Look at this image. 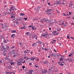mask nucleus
I'll return each mask as SVG.
<instances>
[{"label": "nucleus", "mask_w": 74, "mask_h": 74, "mask_svg": "<svg viewBox=\"0 0 74 74\" xmlns=\"http://www.w3.org/2000/svg\"><path fill=\"white\" fill-rule=\"evenodd\" d=\"M15 32H16V31L15 30H13L12 31V33H15Z\"/></svg>", "instance_id": "37"}, {"label": "nucleus", "mask_w": 74, "mask_h": 74, "mask_svg": "<svg viewBox=\"0 0 74 74\" xmlns=\"http://www.w3.org/2000/svg\"><path fill=\"white\" fill-rule=\"evenodd\" d=\"M62 15L63 16H69V14H65L64 13H63L62 14Z\"/></svg>", "instance_id": "14"}, {"label": "nucleus", "mask_w": 74, "mask_h": 74, "mask_svg": "<svg viewBox=\"0 0 74 74\" xmlns=\"http://www.w3.org/2000/svg\"><path fill=\"white\" fill-rule=\"evenodd\" d=\"M66 0H62V1L63 2H66Z\"/></svg>", "instance_id": "51"}, {"label": "nucleus", "mask_w": 74, "mask_h": 74, "mask_svg": "<svg viewBox=\"0 0 74 74\" xmlns=\"http://www.w3.org/2000/svg\"><path fill=\"white\" fill-rule=\"evenodd\" d=\"M51 11H52L51 9L47 10V14H48V15H50V14H51Z\"/></svg>", "instance_id": "1"}, {"label": "nucleus", "mask_w": 74, "mask_h": 74, "mask_svg": "<svg viewBox=\"0 0 74 74\" xmlns=\"http://www.w3.org/2000/svg\"><path fill=\"white\" fill-rule=\"evenodd\" d=\"M62 60H63V59L62 58H61L60 59V62Z\"/></svg>", "instance_id": "28"}, {"label": "nucleus", "mask_w": 74, "mask_h": 74, "mask_svg": "<svg viewBox=\"0 0 74 74\" xmlns=\"http://www.w3.org/2000/svg\"><path fill=\"white\" fill-rule=\"evenodd\" d=\"M2 51H5V49L3 48L2 50Z\"/></svg>", "instance_id": "45"}, {"label": "nucleus", "mask_w": 74, "mask_h": 74, "mask_svg": "<svg viewBox=\"0 0 74 74\" xmlns=\"http://www.w3.org/2000/svg\"><path fill=\"white\" fill-rule=\"evenodd\" d=\"M37 42H36V43H34L32 45V47H36L37 45Z\"/></svg>", "instance_id": "9"}, {"label": "nucleus", "mask_w": 74, "mask_h": 74, "mask_svg": "<svg viewBox=\"0 0 74 74\" xmlns=\"http://www.w3.org/2000/svg\"><path fill=\"white\" fill-rule=\"evenodd\" d=\"M12 14H13L12 15V16H14V15L15 16V14H13V13H12Z\"/></svg>", "instance_id": "42"}, {"label": "nucleus", "mask_w": 74, "mask_h": 74, "mask_svg": "<svg viewBox=\"0 0 74 74\" xmlns=\"http://www.w3.org/2000/svg\"><path fill=\"white\" fill-rule=\"evenodd\" d=\"M33 70L29 71V74H32V73H33Z\"/></svg>", "instance_id": "17"}, {"label": "nucleus", "mask_w": 74, "mask_h": 74, "mask_svg": "<svg viewBox=\"0 0 74 74\" xmlns=\"http://www.w3.org/2000/svg\"><path fill=\"white\" fill-rule=\"evenodd\" d=\"M12 52H13V53H12V54H13L14 55H13V56L14 58H15L16 56H17V53H15V50H14L12 51Z\"/></svg>", "instance_id": "3"}, {"label": "nucleus", "mask_w": 74, "mask_h": 74, "mask_svg": "<svg viewBox=\"0 0 74 74\" xmlns=\"http://www.w3.org/2000/svg\"><path fill=\"white\" fill-rule=\"evenodd\" d=\"M48 63V61H44V64H46V63Z\"/></svg>", "instance_id": "21"}, {"label": "nucleus", "mask_w": 74, "mask_h": 74, "mask_svg": "<svg viewBox=\"0 0 74 74\" xmlns=\"http://www.w3.org/2000/svg\"><path fill=\"white\" fill-rule=\"evenodd\" d=\"M1 25L2 27H4V25H3V24H2Z\"/></svg>", "instance_id": "47"}, {"label": "nucleus", "mask_w": 74, "mask_h": 74, "mask_svg": "<svg viewBox=\"0 0 74 74\" xmlns=\"http://www.w3.org/2000/svg\"><path fill=\"white\" fill-rule=\"evenodd\" d=\"M29 65H30H30H32V63H29Z\"/></svg>", "instance_id": "56"}, {"label": "nucleus", "mask_w": 74, "mask_h": 74, "mask_svg": "<svg viewBox=\"0 0 74 74\" xmlns=\"http://www.w3.org/2000/svg\"><path fill=\"white\" fill-rule=\"evenodd\" d=\"M15 46H13L12 47H11V49H13V48H15Z\"/></svg>", "instance_id": "30"}, {"label": "nucleus", "mask_w": 74, "mask_h": 74, "mask_svg": "<svg viewBox=\"0 0 74 74\" xmlns=\"http://www.w3.org/2000/svg\"><path fill=\"white\" fill-rule=\"evenodd\" d=\"M22 68L23 69H25V66H23Z\"/></svg>", "instance_id": "40"}, {"label": "nucleus", "mask_w": 74, "mask_h": 74, "mask_svg": "<svg viewBox=\"0 0 74 74\" xmlns=\"http://www.w3.org/2000/svg\"><path fill=\"white\" fill-rule=\"evenodd\" d=\"M22 61H20L19 60L17 62V63H22Z\"/></svg>", "instance_id": "25"}, {"label": "nucleus", "mask_w": 74, "mask_h": 74, "mask_svg": "<svg viewBox=\"0 0 74 74\" xmlns=\"http://www.w3.org/2000/svg\"><path fill=\"white\" fill-rule=\"evenodd\" d=\"M51 44H54V42H51Z\"/></svg>", "instance_id": "59"}, {"label": "nucleus", "mask_w": 74, "mask_h": 74, "mask_svg": "<svg viewBox=\"0 0 74 74\" xmlns=\"http://www.w3.org/2000/svg\"><path fill=\"white\" fill-rule=\"evenodd\" d=\"M30 53L31 54H33V52L32 51L30 52Z\"/></svg>", "instance_id": "60"}, {"label": "nucleus", "mask_w": 74, "mask_h": 74, "mask_svg": "<svg viewBox=\"0 0 74 74\" xmlns=\"http://www.w3.org/2000/svg\"><path fill=\"white\" fill-rule=\"evenodd\" d=\"M71 38L72 40H74V37H71Z\"/></svg>", "instance_id": "49"}, {"label": "nucleus", "mask_w": 74, "mask_h": 74, "mask_svg": "<svg viewBox=\"0 0 74 74\" xmlns=\"http://www.w3.org/2000/svg\"><path fill=\"white\" fill-rule=\"evenodd\" d=\"M54 51L55 52H56V51L55 49H54Z\"/></svg>", "instance_id": "58"}, {"label": "nucleus", "mask_w": 74, "mask_h": 74, "mask_svg": "<svg viewBox=\"0 0 74 74\" xmlns=\"http://www.w3.org/2000/svg\"><path fill=\"white\" fill-rule=\"evenodd\" d=\"M48 19H43V22H47L48 21Z\"/></svg>", "instance_id": "19"}, {"label": "nucleus", "mask_w": 74, "mask_h": 74, "mask_svg": "<svg viewBox=\"0 0 74 74\" xmlns=\"http://www.w3.org/2000/svg\"><path fill=\"white\" fill-rule=\"evenodd\" d=\"M14 63H15V62H12V61H11L10 62V65H13V66H14Z\"/></svg>", "instance_id": "10"}, {"label": "nucleus", "mask_w": 74, "mask_h": 74, "mask_svg": "<svg viewBox=\"0 0 74 74\" xmlns=\"http://www.w3.org/2000/svg\"><path fill=\"white\" fill-rule=\"evenodd\" d=\"M45 50L46 51H48V48H45Z\"/></svg>", "instance_id": "33"}, {"label": "nucleus", "mask_w": 74, "mask_h": 74, "mask_svg": "<svg viewBox=\"0 0 74 74\" xmlns=\"http://www.w3.org/2000/svg\"><path fill=\"white\" fill-rule=\"evenodd\" d=\"M61 56V57H62V55L60 54L59 55H58V56Z\"/></svg>", "instance_id": "54"}, {"label": "nucleus", "mask_w": 74, "mask_h": 74, "mask_svg": "<svg viewBox=\"0 0 74 74\" xmlns=\"http://www.w3.org/2000/svg\"><path fill=\"white\" fill-rule=\"evenodd\" d=\"M56 29L57 30V31H60V30H61V29L59 27L56 28Z\"/></svg>", "instance_id": "13"}, {"label": "nucleus", "mask_w": 74, "mask_h": 74, "mask_svg": "<svg viewBox=\"0 0 74 74\" xmlns=\"http://www.w3.org/2000/svg\"><path fill=\"white\" fill-rule=\"evenodd\" d=\"M43 34H43L41 35V36H42V37H44V36H45V34Z\"/></svg>", "instance_id": "34"}, {"label": "nucleus", "mask_w": 74, "mask_h": 74, "mask_svg": "<svg viewBox=\"0 0 74 74\" xmlns=\"http://www.w3.org/2000/svg\"><path fill=\"white\" fill-rule=\"evenodd\" d=\"M20 16H23V15H25V14L23 13H20Z\"/></svg>", "instance_id": "27"}, {"label": "nucleus", "mask_w": 74, "mask_h": 74, "mask_svg": "<svg viewBox=\"0 0 74 74\" xmlns=\"http://www.w3.org/2000/svg\"><path fill=\"white\" fill-rule=\"evenodd\" d=\"M58 64H59V65H60V66H63L64 64V62L62 61V62H59L58 63Z\"/></svg>", "instance_id": "5"}, {"label": "nucleus", "mask_w": 74, "mask_h": 74, "mask_svg": "<svg viewBox=\"0 0 74 74\" xmlns=\"http://www.w3.org/2000/svg\"><path fill=\"white\" fill-rule=\"evenodd\" d=\"M36 59V58H32L31 59V60H32L33 61V60H34V59Z\"/></svg>", "instance_id": "26"}, {"label": "nucleus", "mask_w": 74, "mask_h": 74, "mask_svg": "<svg viewBox=\"0 0 74 74\" xmlns=\"http://www.w3.org/2000/svg\"><path fill=\"white\" fill-rule=\"evenodd\" d=\"M19 60L21 61H22V60H23L24 62H23V63H25V60H23V58H21Z\"/></svg>", "instance_id": "11"}, {"label": "nucleus", "mask_w": 74, "mask_h": 74, "mask_svg": "<svg viewBox=\"0 0 74 74\" xmlns=\"http://www.w3.org/2000/svg\"><path fill=\"white\" fill-rule=\"evenodd\" d=\"M67 50H65L64 51V53H66V52H67Z\"/></svg>", "instance_id": "61"}, {"label": "nucleus", "mask_w": 74, "mask_h": 74, "mask_svg": "<svg viewBox=\"0 0 74 74\" xmlns=\"http://www.w3.org/2000/svg\"><path fill=\"white\" fill-rule=\"evenodd\" d=\"M38 67V66L37 65H35V68H37V67Z\"/></svg>", "instance_id": "39"}, {"label": "nucleus", "mask_w": 74, "mask_h": 74, "mask_svg": "<svg viewBox=\"0 0 74 74\" xmlns=\"http://www.w3.org/2000/svg\"><path fill=\"white\" fill-rule=\"evenodd\" d=\"M3 20H0V22H3Z\"/></svg>", "instance_id": "53"}, {"label": "nucleus", "mask_w": 74, "mask_h": 74, "mask_svg": "<svg viewBox=\"0 0 74 74\" xmlns=\"http://www.w3.org/2000/svg\"><path fill=\"white\" fill-rule=\"evenodd\" d=\"M71 25H74V23H71Z\"/></svg>", "instance_id": "63"}, {"label": "nucleus", "mask_w": 74, "mask_h": 74, "mask_svg": "<svg viewBox=\"0 0 74 74\" xmlns=\"http://www.w3.org/2000/svg\"><path fill=\"white\" fill-rule=\"evenodd\" d=\"M15 34H12L11 36V37L12 38H14V37H15Z\"/></svg>", "instance_id": "20"}, {"label": "nucleus", "mask_w": 74, "mask_h": 74, "mask_svg": "<svg viewBox=\"0 0 74 74\" xmlns=\"http://www.w3.org/2000/svg\"><path fill=\"white\" fill-rule=\"evenodd\" d=\"M69 59H66L65 60H69Z\"/></svg>", "instance_id": "62"}, {"label": "nucleus", "mask_w": 74, "mask_h": 74, "mask_svg": "<svg viewBox=\"0 0 74 74\" xmlns=\"http://www.w3.org/2000/svg\"><path fill=\"white\" fill-rule=\"evenodd\" d=\"M28 36H32V34H31L29 33V32L28 33Z\"/></svg>", "instance_id": "31"}, {"label": "nucleus", "mask_w": 74, "mask_h": 74, "mask_svg": "<svg viewBox=\"0 0 74 74\" xmlns=\"http://www.w3.org/2000/svg\"><path fill=\"white\" fill-rule=\"evenodd\" d=\"M22 63H19V62H17V64L18 66H19V65H21Z\"/></svg>", "instance_id": "24"}, {"label": "nucleus", "mask_w": 74, "mask_h": 74, "mask_svg": "<svg viewBox=\"0 0 74 74\" xmlns=\"http://www.w3.org/2000/svg\"><path fill=\"white\" fill-rule=\"evenodd\" d=\"M14 23H17V24L18 23L17 21H15Z\"/></svg>", "instance_id": "38"}, {"label": "nucleus", "mask_w": 74, "mask_h": 74, "mask_svg": "<svg viewBox=\"0 0 74 74\" xmlns=\"http://www.w3.org/2000/svg\"><path fill=\"white\" fill-rule=\"evenodd\" d=\"M26 35H28V32H27L25 33Z\"/></svg>", "instance_id": "43"}, {"label": "nucleus", "mask_w": 74, "mask_h": 74, "mask_svg": "<svg viewBox=\"0 0 74 74\" xmlns=\"http://www.w3.org/2000/svg\"><path fill=\"white\" fill-rule=\"evenodd\" d=\"M73 55V54L71 53V54L69 55L68 56L69 57H71V55Z\"/></svg>", "instance_id": "32"}, {"label": "nucleus", "mask_w": 74, "mask_h": 74, "mask_svg": "<svg viewBox=\"0 0 74 74\" xmlns=\"http://www.w3.org/2000/svg\"><path fill=\"white\" fill-rule=\"evenodd\" d=\"M50 56H53V57L54 56L55 57H56V56H58V54H53V53H52L51 55Z\"/></svg>", "instance_id": "7"}, {"label": "nucleus", "mask_w": 74, "mask_h": 74, "mask_svg": "<svg viewBox=\"0 0 74 74\" xmlns=\"http://www.w3.org/2000/svg\"><path fill=\"white\" fill-rule=\"evenodd\" d=\"M24 20L25 21H26V20H27V18H24Z\"/></svg>", "instance_id": "46"}, {"label": "nucleus", "mask_w": 74, "mask_h": 74, "mask_svg": "<svg viewBox=\"0 0 74 74\" xmlns=\"http://www.w3.org/2000/svg\"><path fill=\"white\" fill-rule=\"evenodd\" d=\"M52 34L54 35H58L59 34V33H58V32L56 31H53L52 32Z\"/></svg>", "instance_id": "4"}, {"label": "nucleus", "mask_w": 74, "mask_h": 74, "mask_svg": "<svg viewBox=\"0 0 74 74\" xmlns=\"http://www.w3.org/2000/svg\"><path fill=\"white\" fill-rule=\"evenodd\" d=\"M37 62H39V59L37 58Z\"/></svg>", "instance_id": "50"}, {"label": "nucleus", "mask_w": 74, "mask_h": 74, "mask_svg": "<svg viewBox=\"0 0 74 74\" xmlns=\"http://www.w3.org/2000/svg\"><path fill=\"white\" fill-rule=\"evenodd\" d=\"M8 69H10V70H11V68H12V66H11V65H9L8 66Z\"/></svg>", "instance_id": "18"}, {"label": "nucleus", "mask_w": 74, "mask_h": 74, "mask_svg": "<svg viewBox=\"0 0 74 74\" xmlns=\"http://www.w3.org/2000/svg\"><path fill=\"white\" fill-rule=\"evenodd\" d=\"M32 30H35V28H34V27H33H33H32Z\"/></svg>", "instance_id": "36"}, {"label": "nucleus", "mask_w": 74, "mask_h": 74, "mask_svg": "<svg viewBox=\"0 0 74 74\" xmlns=\"http://www.w3.org/2000/svg\"><path fill=\"white\" fill-rule=\"evenodd\" d=\"M49 30H52V29H51V27H49Z\"/></svg>", "instance_id": "52"}, {"label": "nucleus", "mask_w": 74, "mask_h": 74, "mask_svg": "<svg viewBox=\"0 0 74 74\" xmlns=\"http://www.w3.org/2000/svg\"><path fill=\"white\" fill-rule=\"evenodd\" d=\"M56 4L58 5H59L60 4H61V2H60V1H58L57 2Z\"/></svg>", "instance_id": "23"}, {"label": "nucleus", "mask_w": 74, "mask_h": 74, "mask_svg": "<svg viewBox=\"0 0 74 74\" xmlns=\"http://www.w3.org/2000/svg\"><path fill=\"white\" fill-rule=\"evenodd\" d=\"M53 41H54L55 42L56 41V40H54V39H53Z\"/></svg>", "instance_id": "64"}, {"label": "nucleus", "mask_w": 74, "mask_h": 74, "mask_svg": "<svg viewBox=\"0 0 74 74\" xmlns=\"http://www.w3.org/2000/svg\"><path fill=\"white\" fill-rule=\"evenodd\" d=\"M45 73H47V71L46 69H45L42 72V74H45Z\"/></svg>", "instance_id": "12"}, {"label": "nucleus", "mask_w": 74, "mask_h": 74, "mask_svg": "<svg viewBox=\"0 0 74 74\" xmlns=\"http://www.w3.org/2000/svg\"><path fill=\"white\" fill-rule=\"evenodd\" d=\"M27 51H28V50H26L25 51H24L25 53H27Z\"/></svg>", "instance_id": "29"}, {"label": "nucleus", "mask_w": 74, "mask_h": 74, "mask_svg": "<svg viewBox=\"0 0 74 74\" xmlns=\"http://www.w3.org/2000/svg\"><path fill=\"white\" fill-rule=\"evenodd\" d=\"M33 26H32V25H30V26H29L28 27H32Z\"/></svg>", "instance_id": "41"}, {"label": "nucleus", "mask_w": 74, "mask_h": 74, "mask_svg": "<svg viewBox=\"0 0 74 74\" xmlns=\"http://www.w3.org/2000/svg\"><path fill=\"white\" fill-rule=\"evenodd\" d=\"M11 18H13V19H14V20L15 19V16H11Z\"/></svg>", "instance_id": "22"}, {"label": "nucleus", "mask_w": 74, "mask_h": 74, "mask_svg": "<svg viewBox=\"0 0 74 74\" xmlns=\"http://www.w3.org/2000/svg\"><path fill=\"white\" fill-rule=\"evenodd\" d=\"M4 60H1L0 61V64H1V63H4Z\"/></svg>", "instance_id": "16"}, {"label": "nucleus", "mask_w": 74, "mask_h": 74, "mask_svg": "<svg viewBox=\"0 0 74 74\" xmlns=\"http://www.w3.org/2000/svg\"><path fill=\"white\" fill-rule=\"evenodd\" d=\"M37 42V43H38L39 44H41L42 43V42H41V41L38 40L37 41V42Z\"/></svg>", "instance_id": "15"}, {"label": "nucleus", "mask_w": 74, "mask_h": 74, "mask_svg": "<svg viewBox=\"0 0 74 74\" xmlns=\"http://www.w3.org/2000/svg\"><path fill=\"white\" fill-rule=\"evenodd\" d=\"M59 25H64V27L66 26V24H65L64 22H62Z\"/></svg>", "instance_id": "6"}, {"label": "nucleus", "mask_w": 74, "mask_h": 74, "mask_svg": "<svg viewBox=\"0 0 74 74\" xmlns=\"http://www.w3.org/2000/svg\"><path fill=\"white\" fill-rule=\"evenodd\" d=\"M61 4H62L63 5H64V4H65V3L63 2Z\"/></svg>", "instance_id": "48"}, {"label": "nucleus", "mask_w": 74, "mask_h": 74, "mask_svg": "<svg viewBox=\"0 0 74 74\" xmlns=\"http://www.w3.org/2000/svg\"><path fill=\"white\" fill-rule=\"evenodd\" d=\"M69 15H70L71 14V12H69Z\"/></svg>", "instance_id": "44"}, {"label": "nucleus", "mask_w": 74, "mask_h": 74, "mask_svg": "<svg viewBox=\"0 0 74 74\" xmlns=\"http://www.w3.org/2000/svg\"><path fill=\"white\" fill-rule=\"evenodd\" d=\"M10 9L12 10V11H14L15 10V11H16L17 10V8H15V7L14 6H12L10 8Z\"/></svg>", "instance_id": "2"}, {"label": "nucleus", "mask_w": 74, "mask_h": 74, "mask_svg": "<svg viewBox=\"0 0 74 74\" xmlns=\"http://www.w3.org/2000/svg\"><path fill=\"white\" fill-rule=\"evenodd\" d=\"M4 42H5V43H6V42H7V41H6V40H5L4 41Z\"/></svg>", "instance_id": "55"}, {"label": "nucleus", "mask_w": 74, "mask_h": 74, "mask_svg": "<svg viewBox=\"0 0 74 74\" xmlns=\"http://www.w3.org/2000/svg\"><path fill=\"white\" fill-rule=\"evenodd\" d=\"M6 53H3V55H4V56L6 55Z\"/></svg>", "instance_id": "57"}, {"label": "nucleus", "mask_w": 74, "mask_h": 74, "mask_svg": "<svg viewBox=\"0 0 74 74\" xmlns=\"http://www.w3.org/2000/svg\"><path fill=\"white\" fill-rule=\"evenodd\" d=\"M23 26H24L23 27H21V29H26V25L25 24H23Z\"/></svg>", "instance_id": "8"}, {"label": "nucleus", "mask_w": 74, "mask_h": 74, "mask_svg": "<svg viewBox=\"0 0 74 74\" xmlns=\"http://www.w3.org/2000/svg\"><path fill=\"white\" fill-rule=\"evenodd\" d=\"M69 37H70V36H67V37L68 38V39H70V38H69Z\"/></svg>", "instance_id": "35"}]
</instances>
